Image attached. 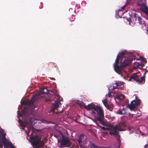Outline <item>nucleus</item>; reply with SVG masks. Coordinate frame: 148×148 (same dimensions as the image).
Instances as JSON below:
<instances>
[{
  "label": "nucleus",
  "mask_w": 148,
  "mask_h": 148,
  "mask_svg": "<svg viewBox=\"0 0 148 148\" xmlns=\"http://www.w3.org/2000/svg\"><path fill=\"white\" fill-rule=\"evenodd\" d=\"M106 118L109 119L110 120L112 121L113 120L114 117H111L110 115H106L105 116Z\"/></svg>",
  "instance_id": "21"
},
{
  "label": "nucleus",
  "mask_w": 148,
  "mask_h": 148,
  "mask_svg": "<svg viewBox=\"0 0 148 148\" xmlns=\"http://www.w3.org/2000/svg\"><path fill=\"white\" fill-rule=\"evenodd\" d=\"M138 20L139 22V24L142 25V28H143L145 26V21L143 20L142 21L141 18L140 16L138 17Z\"/></svg>",
  "instance_id": "17"
},
{
  "label": "nucleus",
  "mask_w": 148,
  "mask_h": 148,
  "mask_svg": "<svg viewBox=\"0 0 148 148\" xmlns=\"http://www.w3.org/2000/svg\"><path fill=\"white\" fill-rule=\"evenodd\" d=\"M84 106L86 109L88 110H92V116H93L95 119L97 120L100 124L103 126V128L107 129L108 130L111 131L109 132V134L111 136L117 138L118 145L117 148H119L121 144L119 139L120 136L119 135V132L124 130L123 128L125 126V124L120 123L114 127L111 125H108L107 122L103 121L101 119L103 116V114L100 106L95 105L92 103L89 104L87 106L84 105Z\"/></svg>",
  "instance_id": "1"
},
{
  "label": "nucleus",
  "mask_w": 148,
  "mask_h": 148,
  "mask_svg": "<svg viewBox=\"0 0 148 148\" xmlns=\"http://www.w3.org/2000/svg\"><path fill=\"white\" fill-rule=\"evenodd\" d=\"M60 133L62 136V141H60L58 139V146L61 148L69 146V140L67 138L64 137L62 133L60 132Z\"/></svg>",
  "instance_id": "8"
},
{
  "label": "nucleus",
  "mask_w": 148,
  "mask_h": 148,
  "mask_svg": "<svg viewBox=\"0 0 148 148\" xmlns=\"http://www.w3.org/2000/svg\"><path fill=\"white\" fill-rule=\"evenodd\" d=\"M6 133L1 128H0V148H2L3 145L4 148H7L8 146L10 148H16L12 143L6 138Z\"/></svg>",
  "instance_id": "5"
},
{
  "label": "nucleus",
  "mask_w": 148,
  "mask_h": 148,
  "mask_svg": "<svg viewBox=\"0 0 148 148\" xmlns=\"http://www.w3.org/2000/svg\"><path fill=\"white\" fill-rule=\"evenodd\" d=\"M146 145H145V147H146Z\"/></svg>",
  "instance_id": "31"
},
{
  "label": "nucleus",
  "mask_w": 148,
  "mask_h": 148,
  "mask_svg": "<svg viewBox=\"0 0 148 148\" xmlns=\"http://www.w3.org/2000/svg\"><path fill=\"white\" fill-rule=\"evenodd\" d=\"M137 116H139L140 115V114H139L138 115L136 114Z\"/></svg>",
  "instance_id": "28"
},
{
  "label": "nucleus",
  "mask_w": 148,
  "mask_h": 148,
  "mask_svg": "<svg viewBox=\"0 0 148 148\" xmlns=\"http://www.w3.org/2000/svg\"><path fill=\"white\" fill-rule=\"evenodd\" d=\"M69 11L71 12H72V11L73 12H75V8H73V9L72 8H70L69 9Z\"/></svg>",
  "instance_id": "23"
},
{
  "label": "nucleus",
  "mask_w": 148,
  "mask_h": 148,
  "mask_svg": "<svg viewBox=\"0 0 148 148\" xmlns=\"http://www.w3.org/2000/svg\"><path fill=\"white\" fill-rule=\"evenodd\" d=\"M137 18V14L136 13H132L131 16L130 18L129 19H127L126 17H123L124 19V21L126 23H128L131 26H133L134 24L132 23V21L134 23L136 21Z\"/></svg>",
  "instance_id": "11"
},
{
  "label": "nucleus",
  "mask_w": 148,
  "mask_h": 148,
  "mask_svg": "<svg viewBox=\"0 0 148 148\" xmlns=\"http://www.w3.org/2000/svg\"><path fill=\"white\" fill-rule=\"evenodd\" d=\"M42 8V7L41 6V7H40V6H39V8H40V9H41Z\"/></svg>",
  "instance_id": "27"
},
{
  "label": "nucleus",
  "mask_w": 148,
  "mask_h": 148,
  "mask_svg": "<svg viewBox=\"0 0 148 148\" xmlns=\"http://www.w3.org/2000/svg\"><path fill=\"white\" fill-rule=\"evenodd\" d=\"M143 67V64L141 63V61H140L138 62H135L134 64V68L137 69L139 68V66Z\"/></svg>",
  "instance_id": "14"
},
{
  "label": "nucleus",
  "mask_w": 148,
  "mask_h": 148,
  "mask_svg": "<svg viewBox=\"0 0 148 148\" xmlns=\"http://www.w3.org/2000/svg\"><path fill=\"white\" fill-rule=\"evenodd\" d=\"M53 98H54L53 100L54 101V103L52 106L51 111L53 112L56 108H58L59 106L62 103V98L60 97L59 95H56L53 96Z\"/></svg>",
  "instance_id": "6"
},
{
  "label": "nucleus",
  "mask_w": 148,
  "mask_h": 148,
  "mask_svg": "<svg viewBox=\"0 0 148 148\" xmlns=\"http://www.w3.org/2000/svg\"><path fill=\"white\" fill-rule=\"evenodd\" d=\"M71 15L72 16V18H70V21H73L75 19V16L73 15V14H71Z\"/></svg>",
  "instance_id": "22"
},
{
  "label": "nucleus",
  "mask_w": 148,
  "mask_h": 148,
  "mask_svg": "<svg viewBox=\"0 0 148 148\" xmlns=\"http://www.w3.org/2000/svg\"><path fill=\"white\" fill-rule=\"evenodd\" d=\"M124 98V95L122 94L118 95L115 97V99H117L119 101H121Z\"/></svg>",
  "instance_id": "16"
},
{
  "label": "nucleus",
  "mask_w": 148,
  "mask_h": 148,
  "mask_svg": "<svg viewBox=\"0 0 148 148\" xmlns=\"http://www.w3.org/2000/svg\"><path fill=\"white\" fill-rule=\"evenodd\" d=\"M138 5L140 7V9L143 11L148 16V8L147 6L146 3L145 2L142 3H138Z\"/></svg>",
  "instance_id": "12"
},
{
  "label": "nucleus",
  "mask_w": 148,
  "mask_h": 148,
  "mask_svg": "<svg viewBox=\"0 0 148 148\" xmlns=\"http://www.w3.org/2000/svg\"><path fill=\"white\" fill-rule=\"evenodd\" d=\"M140 103V101L139 99H136L135 100L132 101L130 104H128L126 106L129 108L131 110L135 111L137 109V107Z\"/></svg>",
  "instance_id": "7"
},
{
  "label": "nucleus",
  "mask_w": 148,
  "mask_h": 148,
  "mask_svg": "<svg viewBox=\"0 0 148 148\" xmlns=\"http://www.w3.org/2000/svg\"><path fill=\"white\" fill-rule=\"evenodd\" d=\"M145 30L147 31V34L148 35V27L146 28V29H145Z\"/></svg>",
  "instance_id": "25"
},
{
  "label": "nucleus",
  "mask_w": 148,
  "mask_h": 148,
  "mask_svg": "<svg viewBox=\"0 0 148 148\" xmlns=\"http://www.w3.org/2000/svg\"><path fill=\"white\" fill-rule=\"evenodd\" d=\"M90 148H102V147L97 146L92 142H90L89 145Z\"/></svg>",
  "instance_id": "18"
},
{
  "label": "nucleus",
  "mask_w": 148,
  "mask_h": 148,
  "mask_svg": "<svg viewBox=\"0 0 148 148\" xmlns=\"http://www.w3.org/2000/svg\"><path fill=\"white\" fill-rule=\"evenodd\" d=\"M133 59L138 58L136 59L135 56H132V53H128L126 51L119 52L113 64L115 72L121 76H127V73L124 70V69L129 64Z\"/></svg>",
  "instance_id": "3"
},
{
  "label": "nucleus",
  "mask_w": 148,
  "mask_h": 148,
  "mask_svg": "<svg viewBox=\"0 0 148 148\" xmlns=\"http://www.w3.org/2000/svg\"><path fill=\"white\" fill-rule=\"evenodd\" d=\"M51 92H52V94H54V92H53L52 91H51Z\"/></svg>",
  "instance_id": "30"
},
{
  "label": "nucleus",
  "mask_w": 148,
  "mask_h": 148,
  "mask_svg": "<svg viewBox=\"0 0 148 148\" xmlns=\"http://www.w3.org/2000/svg\"><path fill=\"white\" fill-rule=\"evenodd\" d=\"M138 60L141 61L142 63V62H143L145 63L146 62V59L142 56H140Z\"/></svg>",
  "instance_id": "20"
},
{
  "label": "nucleus",
  "mask_w": 148,
  "mask_h": 148,
  "mask_svg": "<svg viewBox=\"0 0 148 148\" xmlns=\"http://www.w3.org/2000/svg\"><path fill=\"white\" fill-rule=\"evenodd\" d=\"M30 123H31L32 125H34L35 123H36L37 122L34 121L33 122L32 121V119H30Z\"/></svg>",
  "instance_id": "24"
},
{
  "label": "nucleus",
  "mask_w": 148,
  "mask_h": 148,
  "mask_svg": "<svg viewBox=\"0 0 148 148\" xmlns=\"http://www.w3.org/2000/svg\"><path fill=\"white\" fill-rule=\"evenodd\" d=\"M126 5H124L123 6L121 7V9H119L117 10H116V17L117 18L118 17V18H121L122 16H120V14H121L122 13L121 12V10H123L125 7L126 6Z\"/></svg>",
  "instance_id": "13"
},
{
  "label": "nucleus",
  "mask_w": 148,
  "mask_h": 148,
  "mask_svg": "<svg viewBox=\"0 0 148 148\" xmlns=\"http://www.w3.org/2000/svg\"><path fill=\"white\" fill-rule=\"evenodd\" d=\"M127 2H129V1H130L131 0H127Z\"/></svg>",
  "instance_id": "26"
},
{
  "label": "nucleus",
  "mask_w": 148,
  "mask_h": 148,
  "mask_svg": "<svg viewBox=\"0 0 148 148\" xmlns=\"http://www.w3.org/2000/svg\"><path fill=\"white\" fill-rule=\"evenodd\" d=\"M51 99H49V100L51 101Z\"/></svg>",
  "instance_id": "32"
},
{
  "label": "nucleus",
  "mask_w": 148,
  "mask_h": 148,
  "mask_svg": "<svg viewBox=\"0 0 148 148\" xmlns=\"http://www.w3.org/2000/svg\"><path fill=\"white\" fill-rule=\"evenodd\" d=\"M33 131H32V133H31V135H32V134H33Z\"/></svg>",
  "instance_id": "29"
},
{
  "label": "nucleus",
  "mask_w": 148,
  "mask_h": 148,
  "mask_svg": "<svg viewBox=\"0 0 148 148\" xmlns=\"http://www.w3.org/2000/svg\"><path fill=\"white\" fill-rule=\"evenodd\" d=\"M84 139V136L82 134H81L79 136V139L78 140V142L79 144L81 142H82Z\"/></svg>",
  "instance_id": "19"
},
{
  "label": "nucleus",
  "mask_w": 148,
  "mask_h": 148,
  "mask_svg": "<svg viewBox=\"0 0 148 148\" xmlns=\"http://www.w3.org/2000/svg\"><path fill=\"white\" fill-rule=\"evenodd\" d=\"M124 82L120 81H116L115 84V86H114L113 84H111L110 85L109 87L108 88L109 91L108 93V95L106 94L105 99L102 101L103 103L106 107H108V103L107 102V99L108 97H111L112 96L111 93L112 92V90L115 89H122L123 87Z\"/></svg>",
  "instance_id": "4"
},
{
  "label": "nucleus",
  "mask_w": 148,
  "mask_h": 148,
  "mask_svg": "<svg viewBox=\"0 0 148 148\" xmlns=\"http://www.w3.org/2000/svg\"><path fill=\"white\" fill-rule=\"evenodd\" d=\"M41 138L38 136H35L31 139V144L34 148H38L42 145Z\"/></svg>",
  "instance_id": "10"
},
{
  "label": "nucleus",
  "mask_w": 148,
  "mask_h": 148,
  "mask_svg": "<svg viewBox=\"0 0 148 148\" xmlns=\"http://www.w3.org/2000/svg\"><path fill=\"white\" fill-rule=\"evenodd\" d=\"M116 113L120 114H125L126 112L124 107H123L122 109H119L116 112Z\"/></svg>",
  "instance_id": "15"
},
{
  "label": "nucleus",
  "mask_w": 148,
  "mask_h": 148,
  "mask_svg": "<svg viewBox=\"0 0 148 148\" xmlns=\"http://www.w3.org/2000/svg\"><path fill=\"white\" fill-rule=\"evenodd\" d=\"M145 76L139 77L138 75L136 73H134L132 75L129 80V81H136V82L138 83H144Z\"/></svg>",
  "instance_id": "9"
},
{
  "label": "nucleus",
  "mask_w": 148,
  "mask_h": 148,
  "mask_svg": "<svg viewBox=\"0 0 148 148\" xmlns=\"http://www.w3.org/2000/svg\"><path fill=\"white\" fill-rule=\"evenodd\" d=\"M48 93V91L47 89L45 88H43L37 95L32 97L30 101L25 100L23 102H21V105L25 104L26 106L22 110L21 115L20 114V112L19 111H17V116L18 118L19 119L18 122L20 124V126L21 127V129L25 130L26 134L27 136H28L32 126H30L29 127V122L26 120L23 122L20 119L19 117H22L23 119L24 117L26 115L27 112H29V111L30 112H32L33 109L34 108V103L37 102L43 96L42 95V94H47Z\"/></svg>",
  "instance_id": "2"
}]
</instances>
